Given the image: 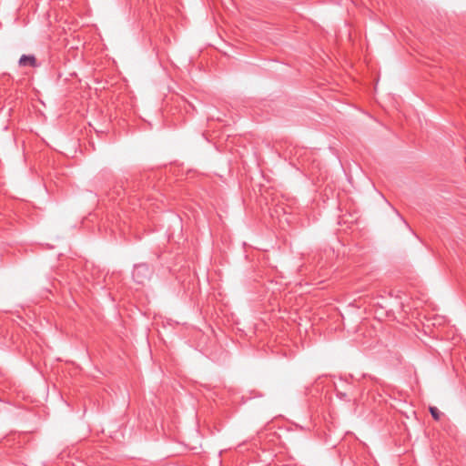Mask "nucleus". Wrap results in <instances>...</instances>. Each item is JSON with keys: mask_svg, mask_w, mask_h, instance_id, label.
Segmentation results:
<instances>
[{"mask_svg": "<svg viewBox=\"0 0 466 466\" xmlns=\"http://www.w3.org/2000/svg\"><path fill=\"white\" fill-rule=\"evenodd\" d=\"M430 411L431 416L436 420H440V412L436 407H431Z\"/></svg>", "mask_w": 466, "mask_h": 466, "instance_id": "7ed1b4c3", "label": "nucleus"}, {"mask_svg": "<svg viewBox=\"0 0 466 466\" xmlns=\"http://www.w3.org/2000/svg\"><path fill=\"white\" fill-rule=\"evenodd\" d=\"M19 66L34 67L36 66V59L34 56L23 55L19 59Z\"/></svg>", "mask_w": 466, "mask_h": 466, "instance_id": "f03ea898", "label": "nucleus"}, {"mask_svg": "<svg viewBox=\"0 0 466 466\" xmlns=\"http://www.w3.org/2000/svg\"><path fill=\"white\" fill-rule=\"evenodd\" d=\"M133 279L138 282V283H143L144 280L148 277L149 275V268L146 265V264H140V265H137L135 268H134V270H133Z\"/></svg>", "mask_w": 466, "mask_h": 466, "instance_id": "f257e3e1", "label": "nucleus"}]
</instances>
